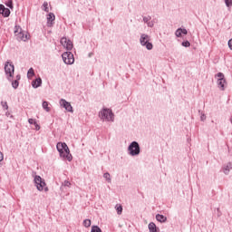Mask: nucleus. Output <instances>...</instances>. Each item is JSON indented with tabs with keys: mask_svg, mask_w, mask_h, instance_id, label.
<instances>
[{
	"mask_svg": "<svg viewBox=\"0 0 232 232\" xmlns=\"http://www.w3.org/2000/svg\"><path fill=\"white\" fill-rule=\"evenodd\" d=\"M56 150L60 153V157L62 159H66L69 162H72L73 157L70 153V148L65 142H58L56 144Z\"/></svg>",
	"mask_w": 232,
	"mask_h": 232,
	"instance_id": "f257e3e1",
	"label": "nucleus"
},
{
	"mask_svg": "<svg viewBox=\"0 0 232 232\" xmlns=\"http://www.w3.org/2000/svg\"><path fill=\"white\" fill-rule=\"evenodd\" d=\"M99 117L102 119V121H107V122H113L115 121V115L113 114V111H111V109H102L99 112Z\"/></svg>",
	"mask_w": 232,
	"mask_h": 232,
	"instance_id": "f03ea898",
	"label": "nucleus"
},
{
	"mask_svg": "<svg viewBox=\"0 0 232 232\" xmlns=\"http://www.w3.org/2000/svg\"><path fill=\"white\" fill-rule=\"evenodd\" d=\"M15 72V67L14 66V63L12 62L7 61L5 63V73L6 75V79L9 82H12V79H14V73Z\"/></svg>",
	"mask_w": 232,
	"mask_h": 232,
	"instance_id": "7ed1b4c3",
	"label": "nucleus"
},
{
	"mask_svg": "<svg viewBox=\"0 0 232 232\" xmlns=\"http://www.w3.org/2000/svg\"><path fill=\"white\" fill-rule=\"evenodd\" d=\"M32 176L34 179V182L38 191H43L44 189V187L46 186V182H44V179L41 178V176L37 175V172L35 171L32 172Z\"/></svg>",
	"mask_w": 232,
	"mask_h": 232,
	"instance_id": "20e7f679",
	"label": "nucleus"
},
{
	"mask_svg": "<svg viewBox=\"0 0 232 232\" xmlns=\"http://www.w3.org/2000/svg\"><path fill=\"white\" fill-rule=\"evenodd\" d=\"M151 36L146 34H141L140 37V44L142 46H145L148 50H153V44L151 42Z\"/></svg>",
	"mask_w": 232,
	"mask_h": 232,
	"instance_id": "39448f33",
	"label": "nucleus"
},
{
	"mask_svg": "<svg viewBox=\"0 0 232 232\" xmlns=\"http://www.w3.org/2000/svg\"><path fill=\"white\" fill-rule=\"evenodd\" d=\"M128 151L131 157H137L140 155V145L137 141H132L128 147Z\"/></svg>",
	"mask_w": 232,
	"mask_h": 232,
	"instance_id": "423d86ee",
	"label": "nucleus"
},
{
	"mask_svg": "<svg viewBox=\"0 0 232 232\" xmlns=\"http://www.w3.org/2000/svg\"><path fill=\"white\" fill-rule=\"evenodd\" d=\"M62 59L65 64H73L75 63V58L73 57V53L72 52H65L62 54Z\"/></svg>",
	"mask_w": 232,
	"mask_h": 232,
	"instance_id": "0eeeda50",
	"label": "nucleus"
},
{
	"mask_svg": "<svg viewBox=\"0 0 232 232\" xmlns=\"http://www.w3.org/2000/svg\"><path fill=\"white\" fill-rule=\"evenodd\" d=\"M60 43L63 46V48H66L68 52H71V50H73V43H72L71 40H67L66 37H63Z\"/></svg>",
	"mask_w": 232,
	"mask_h": 232,
	"instance_id": "6e6552de",
	"label": "nucleus"
},
{
	"mask_svg": "<svg viewBox=\"0 0 232 232\" xmlns=\"http://www.w3.org/2000/svg\"><path fill=\"white\" fill-rule=\"evenodd\" d=\"M60 106L64 108V110H66V111H69L70 113H73V107H72V103H70L66 100L61 99L60 100Z\"/></svg>",
	"mask_w": 232,
	"mask_h": 232,
	"instance_id": "1a4fd4ad",
	"label": "nucleus"
},
{
	"mask_svg": "<svg viewBox=\"0 0 232 232\" xmlns=\"http://www.w3.org/2000/svg\"><path fill=\"white\" fill-rule=\"evenodd\" d=\"M217 83L221 92L226 90V79H218Z\"/></svg>",
	"mask_w": 232,
	"mask_h": 232,
	"instance_id": "9d476101",
	"label": "nucleus"
},
{
	"mask_svg": "<svg viewBox=\"0 0 232 232\" xmlns=\"http://www.w3.org/2000/svg\"><path fill=\"white\" fill-rule=\"evenodd\" d=\"M17 41H27L28 36L24 35L23 31H20L17 34H15Z\"/></svg>",
	"mask_w": 232,
	"mask_h": 232,
	"instance_id": "9b49d317",
	"label": "nucleus"
},
{
	"mask_svg": "<svg viewBox=\"0 0 232 232\" xmlns=\"http://www.w3.org/2000/svg\"><path fill=\"white\" fill-rule=\"evenodd\" d=\"M42 84H43V79H41V77L32 82L33 88H39L41 87Z\"/></svg>",
	"mask_w": 232,
	"mask_h": 232,
	"instance_id": "f8f14e48",
	"label": "nucleus"
},
{
	"mask_svg": "<svg viewBox=\"0 0 232 232\" xmlns=\"http://www.w3.org/2000/svg\"><path fill=\"white\" fill-rule=\"evenodd\" d=\"M53 21H55V14H53V13H49L47 15L48 26H52Z\"/></svg>",
	"mask_w": 232,
	"mask_h": 232,
	"instance_id": "ddd939ff",
	"label": "nucleus"
},
{
	"mask_svg": "<svg viewBox=\"0 0 232 232\" xmlns=\"http://www.w3.org/2000/svg\"><path fill=\"white\" fill-rule=\"evenodd\" d=\"M149 231L150 232H159V231H160V229H159V227H157V225H155V223L150 222L149 224Z\"/></svg>",
	"mask_w": 232,
	"mask_h": 232,
	"instance_id": "4468645a",
	"label": "nucleus"
},
{
	"mask_svg": "<svg viewBox=\"0 0 232 232\" xmlns=\"http://www.w3.org/2000/svg\"><path fill=\"white\" fill-rule=\"evenodd\" d=\"M156 220H158V222H160L162 224L168 220V218H166L164 215L157 214Z\"/></svg>",
	"mask_w": 232,
	"mask_h": 232,
	"instance_id": "2eb2a0df",
	"label": "nucleus"
},
{
	"mask_svg": "<svg viewBox=\"0 0 232 232\" xmlns=\"http://www.w3.org/2000/svg\"><path fill=\"white\" fill-rule=\"evenodd\" d=\"M231 169H232V162H228L227 166L223 169V173H225V175H229V170Z\"/></svg>",
	"mask_w": 232,
	"mask_h": 232,
	"instance_id": "dca6fc26",
	"label": "nucleus"
},
{
	"mask_svg": "<svg viewBox=\"0 0 232 232\" xmlns=\"http://www.w3.org/2000/svg\"><path fill=\"white\" fill-rule=\"evenodd\" d=\"M2 15L4 17H10V9L5 7L4 9V13H2Z\"/></svg>",
	"mask_w": 232,
	"mask_h": 232,
	"instance_id": "f3484780",
	"label": "nucleus"
},
{
	"mask_svg": "<svg viewBox=\"0 0 232 232\" xmlns=\"http://www.w3.org/2000/svg\"><path fill=\"white\" fill-rule=\"evenodd\" d=\"M12 82V87L14 89V90H17V88H19V82L17 80H14V81H11Z\"/></svg>",
	"mask_w": 232,
	"mask_h": 232,
	"instance_id": "a211bd4d",
	"label": "nucleus"
},
{
	"mask_svg": "<svg viewBox=\"0 0 232 232\" xmlns=\"http://www.w3.org/2000/svg\"><path fill=\"white\" fill-rule=\"evenodd\" d=\"M103 179H105L107 180V182L111 183V178L108 172H105L103 174Z\"/></svg>",
	"mask_w": 232,
	"mask_h": 232,
	"instance_id": "6ab92c4d",
	"label": "nucleus"
},
{
	"mask_svg": "<svg viewBox=\"0 0 232 232\" xmlns=\"http://www.w3.org/2000/svg\"><path fill=\"white\" fill-rule=\"evenodd\" d=\"M42 106L45 110V111H50V107H48V102H43Z\"/></svg>",
	"mask_w": 232,
	"mask_h": 232,
	"instance_id": "aec40b11",
	"label": "nucleus"
},
{
	"mask_svg": "<svg viewBox=\"0 0 232 232\" xmlns=\"http://www.w3.org/2000/svg\"><path fill=\"white\" fill-rule=\"evenodd\" d=\"M91 232H102V230L101 227H99V226H92Z\"/></svg>",
	"mask_w": 232,
	"mask_h": 232,
	"instance_id": "412c9836",
	"label": "nucleus"
},
{
	"mask_svg": "<svg viewBox=\"0 0 232 232\" xmlns=\"http://www.w3.org/2000/svg\"><path fill=\"white\" fill-rule=\"evenodd\" d=\"M34 75H35L34 68H30L27 72V77H34Z\"/></svg>",
	"mask_w": 232,
	"mask_h": 232,
	"instance_id": "4be33fe9",
	"label": "nucleus"
},
{
	"mask_svg": "<svg viewBox=\"0 0 232 232\" xmlns=\"http://www.w3.org/2000/svg\"><path fill=\"white\" fill-rule=\"evenodd\" d=\"M83 226L84 227H90V226H92V220L90 219L83 220Z\"/></svg>",
	"mask_w": 232,
	"mask_h": 232,
	"instance_id": "5701e85b",
	"label": "nucleus"
},
{
	"mask_svg": "<svg viewBox=\"0 0 232 232\" xmlns=\"http://www.w3.org/2000/svg\"><path fill=\"white\" fill-rule=\"evenodd\" d=\"M181 45L184 46L185 48H189L191 46V44L189 43V41H184L181 43Z\"/></svg>",
	"mask_w": 232,
	"mask_h": 232,
	"instance_id": "b1692460",
	"label": "nucleus"
},
{
	"mask_svg": "<svg viewBox=\"0 0 232 232\" xmlns=\"http://www.w3.org/2000/svg\"><path fill=\"white\" fill-rule=\"evenodd\" d=\"M176 37H182L181 28H178L175 32Z\"/></svg>",
	"mask_w": 232,
	"mask_h": 232,
	"instance_id": "393cba45",
	"label": "nucleus"
},
{
	"mask_svg": "<svg viewBox=\"0 0 232 232\" xmlns=\"http://www.w3.org/2000/svg\"><path fill=\"white\" fill-rule=\"evenodd\" d=\"M116 211L119 215H122V207L121 205H116Z\"/></svg>",
	"mask_w": 232,
	"mask_h": 232,
	"instance_id": "a878e982",
	"label": "nucleus"
},
{
	"mask_svg": "<svg viewBox=\"0 0 232 232\" xmlns=\"http://www.w3.org/2000/svg\"><path fill=\"white\" fill-rule=\"evenodd\" d=\"M150 21H151V16H143V22L146 23V24H148Z\"/></svg>",
	"mask_w": 232,
	"mask_h": 232,
	"instance_id": "bb28decb",
	"label": "nucleus"
},
{
	"mask_svg": "<svg viewBox=\"0 0 232 232\" xmlns=\"http://www.w3.org/2000/svg\"><path fill=\"white\" fill-rule=\"evenodd\" d=\"M8 8H14V2L12 0H8V2L5 4Z\"/></svg>",
	"mask_w": 232,
	"mask_h": 232,
	"instance_id": "cd10ccee",
	"label": "nucleus"
},
{
	"mask_svg": "<svg viewBox=\"0 0 232 232\" xmlns=\"http://www.w3.org/2000/svg\"><path fill=\"white\" fill-rule=\"evenodd\" d=\"M21 26L15 25L14 26V34L17 35L19 32H21Z\"/></svg>",
	"mask_w": 232,
	"mask_h": 232,
	"instance_id": "c85d7f7f",
	"label": "nucleus"
},
{
	"mask_svg": "<svg viewBox=\"0 0 232 232\" xmlns=\"http://www.w3.org/2000/svg\"><path fill=\"white\" fill-rule=\"evenodd\" d=\"M225 5L227 8L232 6V0H225Z\"/></svg>",
	"mask_w": 232,
	"mask_h": 232,
	"instance_id": "c756f323",
	"label": "nucleus"
},
{
	"mask_svg": "<svg viewBox=\"0 0 232 232\" xmlns=\"http://www.w3.org/2000/svg\"><path fill=\"white\" fill-rule=\"evenodd\" d=\"M1 104L4 110H8V103L6 102H2Z\"/></svg>",
	"mask_w": 232,
	"mask_h": 232,
	"instance_id": "7c9ffc66",
	"label": "nucleus"
},
{
	"mask_svg": "<svg viewBox=\"0 0 232 232\" xmlns=\"http://www.w3.org/2000/svg\"><path fill=\"white\" fill-rule=\"evenodd\" d=\"M43 6H44V12H49V10H48V2H44Z\"/></svg>",
	"mask_w": 232,
	"mask_h": 232,
	"instance_id": "2f4dec72",
	"label": "nucleus"
},
{
	"mask_svg": "<svg viewBox=\"0 0 232 232\" xmlns=\"http://www.w3.org/2000/svg\"><path fill=\"white\" fill-rule=\"evenodd\" d=\"M147 25L149 26V28H153V26H155V22L150 21L147 24Z\"/></svg>",
	"mask_w": 232,
	"mask_h": 232,
	"instance_id": "473e14b6",
	"label": "nucleus"
},
{
	"mask_svg": "<svg viewBox=\"0 0 232 232\" xmlns=\"http://www.w3.org/2000/svg\"><path fill=\"white\" fill-rule=\"evenodd\" d=\"M216 77H218V79H226V78L224 77V73H222V72H218V73L216 75Z\"/></svg>",
	"mask_w": 232,
	"mask_h": 232,
	"instance_id": "72a5a7b5",
	"label": "nucleus"
},
{
	"mask_svg": "<svg viewBox=\"0 0 232 232\" xmlns=\"http://www.w3.org/2000/svg\"><path fill=\"white\" fill-rule=\"evenodd\" d=\"M200 121L204 122L206 121V114L201 112Z\"/></svg>",
	"mask_w": 232,
	"mask_h": 232,
	"instance_id": "f704fd0d",
	"label": "nucleus"
},
{
	"mask_svg": "<svg viewBox=\"0 0 232 232\" xmlns=\"http://www.w3.org/2000/svg\"><path fill=\"white\" fill-rule=\"evenodd\" d=\"M5 8L4 5H0V14H3Z\"/></svg>",
	"mask_w": 232,
	"mask_h": 232,
	"instance_id": "c9c22d12",
	"label": "nucleus"
},
{
	"mask_svg": "<svg viewBox=\"0 0 232 232\" xmlns=\"http://www.w3.org/2000/svg\"><path fill=\"white\" fill-rule=\"evenodd\" d=\"M34 126H35L36 131H39V130H41V126H39V124H37V121L34 122Z\"/></svg>",
	"mask_w": 232,
	"mask_h": 232,
	"instance_id": "e433bc0d",
	"label": "nucleus"
},
{
	"mask_svg": "<svg viewBox=\"0 0 232 232\" xmlns=\"http://www.w3.org/2000/svg\"><path fill=\"white\" fill-rule=\"evenodd\" d=\"M71 184H72V183H70V181H68V180H65L64 183H63V185H64L66 188H70Z\"/></svg>",
	"mask_w": 232,
	"mask_h": 232,
	"instance_id": "4c0bfd02",
	"label": "nucleus"
},
{
	"mask_svg": "<svg viewBox=\"0 0 232 232\" xmlns=\"http://www.w3.org/2000/svg\"><path fill=\"white\" fill-rule=\"evenodd\" d=\"M183 34V35H188V30L181 28V34Z\"/></svg>",
	"mask_w": 232,
	"mask_h": 232,
	"instance_id": "58836bf2",
	"label": "nucleus"
},
{
	"mask_svg": "<svg viewBox=\"0 0 232 232\" xmlns=\"http://www.w3.org/2000/svg\"><path fill=\"white\" fill-rule=\"evenodd\" d=\"M28 122H29V124H35V122H37V121H35V120H34V119H29L28 120Z\"/></svg>",
	"mask_w": 232,
	"mask_h": 232,
	"instance_id": "ea45409f",
	"label": "nucleus"
},
{
	"mask_svg": "<svg viewBox=\"0 0 232 232\" xmlns=\"http://www.w3.org/2000/svg\"><path fill=\"white\" fill-rule=\"evenodd\" d=\"M228 48L232 50V39L228 41Z\"/></svg>",
	"mask_w": 232,
	"mask_h": 232,
	"instance_id": "a19ab883",
	"label": "nucleus"
},
{
	"mask_svg": "<svg viewBox=\"0 0 232 232\" xmlns=\"http://www.w3.org/2000/svg\"><path fill=\"white\" fill-rule=\"evenodd\" d=\"M5 159V156L3 155V152L0 151V162Z\"/></svg>",
	"mask_w": 232,
	"mask_h": 232,
	"instance_id": "79ce46f5",
	"label": "nucleus"
},
{
	"mask_svg": "<svg viewBox=\"0 0 232 232\" xmlns=\"http://www.w3.org/2000/svg\"><path fill=\"white\" fill-rule=\"evenodd\" d=\"M15 81H18V82L21 81V75H20V74H17V75H16Z\"/></svg>",
	"mask_w": 232,
	"mask_h": 232,
	"instance_id": "37998d69",
	"label": "nucleus"
},
{
	"mask_svg": "<svg viewBox=\"0 0 232 232\" xmlns=\"http://www.w3.org/2000/svg\"><path fill=\"white\" fill-rule=\"evenodd\" d=\"M5 115L6 117H8L10 115V112H6Z\"/></svg>",
	"mask_w": 232,
	"mask_h": 232,
	"instance_id": "c03bdc74",
	"label": "nucleus"
},
{
	"mask_svg": "<svg viewBox=\"0 0 232 232\" xmlns=\"http://www.w3.org/2000/svg\"><path fill=\"white\" fill-rule=\"evenodd\" d=\"M44 191H48V187H45V188H44Z\"/></svg>",
	"mask_w": 232,
	"mask_h": 232,
	"instance_id": "a18cd8bd",
	"label": "nucleus"
},
{
	"mask_svg": "<svg viewBox=\"0 0 232 232\" xmlns=\"http://www.w3.org/2000/svg\"><path fill=\"white\" fill-rule=\"evenodd\" d=\"M89 57H92V53L89 54Z\"/></svg>",
	"mask_w": 232,
	"mask_h": 232,
	"instance_id": "49530a36",
	"label": "nucleus"
},
{
	"mask_svg": "<svg viewBox=\"0 0 232 232\" xmlns=\"http://www.w3.org/2000/svg\"><path fill=\"white\" fill-rule=\"evenodd\" d=\"M12 2L14 1V0H11Z\"/></svg>",
	"mask_w": 232,
	"mask_h": 232,
	"instance_id": "de8ad7c7",
	"label": "nucleus"
}]
</instances>
